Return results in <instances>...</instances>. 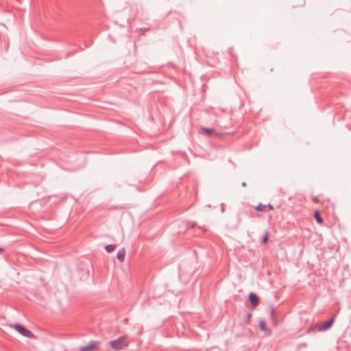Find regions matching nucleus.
Segmentation results:
<instances>
[{"mask_svg": "<svg viewBox=\"0 0 351 351\" xmlns=\"http://www.w3.org/2000/svg\"><path fill=\"white\" fill-rule=\"evenodd\" d=\"M248 298H249V300L250 301L252 307L253 308L256 307L258 306V302H259L258 298L256 295V294H255L254 293H250L249 294Z\"/></svg>", "mask_w": 351, "mask_h": 351, "instance_id": "obj_5", "label": "nucleus"}, {"mask_svg": "<svg viewBox=\"0 0 351 351\" xmlns=\"http://www.w3.org/2000/svg\"><path fill=\"white\" fill-rule=\"evenodd\" d=\"M115 247V245L110 244L105 246V250H106L107 252L111 253L114 250Z\"/></svg>", "mask_w": 351, "mask_h": 351, "instance_id": "obj_10", "label": "nucleus"}, {"mask_svg": "<svg viewBox=\"0 0 351 351\" xmlns=\"http://www.w3.org/2000/svg\"><path fill=\"white\" fill-rule=\"evenodd\" d=\"M125 252L124 249H122L121 250H119L117 254V258L121 261L123 262L125 258Z\"/></svg>", "mask_w": 351, "mask_h": 351, "instance_id": "obj_7", "label": "nucleus"}, {"mask_svg": "<svg viewBox=\"0 0 351 351\" xmlns=\"http://www.w3.org/2000/svg\"><path fill=\"white\" fill-rule=\"evenodd\" d=\"M241 185L243 186H246V183L245 182H243L241 183Z\"/></svg>", "mask_w": 351, "mask_h": 351, "instance_id": "obj_15", "label": "nucleus"}, {"mask_svg": "<svg viewBox=\"0 0 351 351\" xmlns=\"http://www.w3.org/2000/svg\"><path fill=\"white\" fill-rule=\"evenodd\" d=\"M202 131L205 134H207L208 136H212V135H214V136H219V134L217 132H216L213 129H211V128H202Z\"/></svg>", "mask_w": 351, "mask_h": 351, "instance_id": "obj_6", "label": "nucleus"}, {"mask_svg": "<svg viewBox=\"0 0 351 351\" xmlns=\"http://www.w3.org/2000/svg\"><path fill=\"white\" fill-rule=\"evenodd\" d=\"M3 249L0 247V254H1L3 252Z\"/></svg>", "mask_w": 351, "mask_h": 351, "instance_id": "obj_17", "label": "nucleus"}, {"mask_svg": "<svg viewBox=\"0 0 351 351\" xmlns=\"http://www.w3.org/2000/svg\"><path fill=\"white\" fill-rule=\"evenodd\" d=\"M259 328L261 330H266V324L264 320H261L258 324Z\"/></svg>", "mask_w": 351, "mask_h": 351, "instance_id": "obj_11", "label": "nucleus"}, {"mask_svg": "<svg viewBox=\"0 0 351 351\" xmlns=\"http://www.w3.org/2000/svg\"><path fill=\"white\" fill-rule=\"evenodd\" d=\"M20 334L26 337H32L33 334L21 324H15L13 326Z\"/></svg>", "mask_w": 351, "mask_h": 351, "instance_id": "obj_3", "label": "nucleus"}, {"mask_svg": "<svg viewBox=\"0 0 351 351\" xmlns=\"http://www.w3.org/2000/svg\"><path fill=\"white\" fill-rule=\"evenodd\" d=\"M268 239H269V232H268V231H265V235L262 239L263 243H266L268 241Z\"/></svg>", "mask_w": 351, "mask_h": 351, "instance_id": "obj_12", "label": "nucleus"}, {"mask_svg": "<svg viewBox=\"0 0 351 351\" xmlns=\"http://www.w3.org/2000/svg\"><path fill=\"white\" fill-rule=\"evenodd\" d=\"M251 315H252V314H251L250 313H249L247 314V319H250Z\"/></svg>", "mask_w": 351, "mask_h": 351, "instance_id": "obj_14", "label": "nucleus"}, {"mask_svg": "<svg viewBox=\"0 0 351 351\" xmlns=\"http://www.w3.org/2000/svg\"><path fill=\"white\" fill-rule=\"evenodd\" d=\"M255 210L259 212H267V206L262 204H259L256 207H255Z\"/></svg>", "mask_w": 351, "mask_h": 351, "instance_id": "obj_8", "label": "nucleus"}, {"mask_svg": "<svg viewBox=\"0 0 351 351\" xmlns=\"http://www.w3.org/2000/svg\"><path fill=\"white\" fill-rule=\"evenodd\" d=\"M335 319V315L333 316L329 320L322 323V324H317L314 326H312L308 330V332L311 331L317 332V331H326L328 330L333 324Z\"/></svg>", "mask_w": 351, "mask_h": 351, "instance_id": "obj_1", "label": "nucleus"}, {"mask_svg": "<svg viewBox=\"0 0 351 351\" xmlns=\"http://www.w3.org/2000/svg\"><path fill=\"white\" fill-rule=\"evenodd\" d=\"M99 343L97 341H92L88 345L82 346L80 348V351H90L98 347Z\"/></svg>", "mask_w": 351, "mask_h": 351, "instance_id": "obj_4", "label": "nucleus"}, {"mask_svg": "<svg viewBox=\"0 0 351 351\" xmlns=\"http://www.w3.org/2000/svg\"><path fill=\"white\" fill-rule=\"evenodd\" d=\"M301 346H304L305 347V346H306V343H303V344L300 345V347H301Z\"/></svg>", "mask_w": 351, "mask_h": 351, "instance_id": "obj_16", "label": "nucleus"}, {"mask_svg": "<svg viewBox=\"0 0 351 351\" xmlns=\"http://www.w3.org/2000/svg\"><path fill=\"white\" fill-rule=\"evenodd\" d=\"M315 218L316 221L319 224H322L323 223V219L320 216V214H319V213L318 211H315Z\"/></svg>", "mask_w": 351, "mask_h": 351, "instance_id": "obj_9", "label": "nucleus"}, {"mask_svg": "<svg viewBox=\"0 0 351 351\" xmlns=\"http://www.w3.org/2000/svg\"><path fill=\"white\" fill-rule=\"evenodd\" d=\"M108 343L111 348L115 350H121L123 348L128 346L125 337H121L116 340L110 341Z\"/></svg>", "mask_w": 351, "mask_h": 351, "instance_id": "obj_2", "label": "nucleus"}, {"mask_svg": "<svg viewBox=\"0 0 351 351\" xmlns=\"http://www.w3.org/2000/svg\"><path fill=\"white\" fill-rule=\"evenodd\" d=\"M267 211L269 210H273L274 209V207L271 204H267Z\"/></svg>", "mask_w": 351, "mask_h": 351, "instance_id": "obj_13", "label": "nucleus"}]
</instances>
